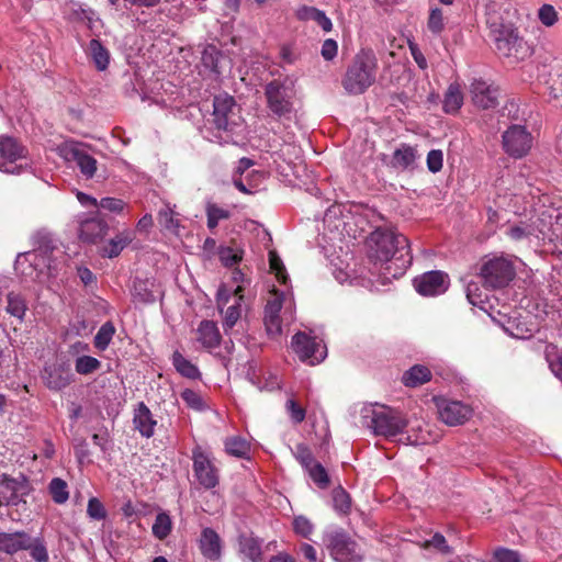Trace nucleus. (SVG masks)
Returning a JSON list of instances; mask_svg holds the SVG:
<instances>
[{"label":"nucleus","mask_w":562,"mask_h":562,"mask_svg":"<svg viewBox=\"0 0 562 562\" xmlns=\"http://www.w3.org/2000/svg\"><path fill=\"white\" fill-rule=\"evenodd\" d=\"M494 325H497L504 333L510 337L525 339L532 335V330L525 323L518 321L515 316H507L498 312V317L494 316Z\"/></svg>","instance_id":"obj_24"},{"label":"nucleus","mask_w":562,"mask_h":562,"mask_svg":"<svg viewBox=\"0 0 562 562\" xmlns=\"http://www.w3.org/2000/svg\"><path fill=\"white\" fill-rule=\"evenodd\" d=\"M172 529V521L170 516L162 512L157 514L155 521L151 527L153 535L159 539L164 540L166 539Z\"/></svg>","instance_id":"obj_42"},{"label":"nucleus","mask_w":562,"mask_h":562,"mask_svg":"<svg viewBox=\"0 0 562 562\" xmlns=\"http://www.w3.org/2000/svg\"><path fill=\"white\" fill-rule=\"evenodd\" d=\"M239 553L243 562H261V546L252 537L241 536L239 538Z\"/></svg>","instance_id":"obj_31"},{"label":"nucleus","mask_w":562,"mask_h":562,"mask_svg":"<svg viewBox=\"0 0 562 562\" xmlns=\"http://www.w3.org/2000/svg\"><path fill=\"white\" fill-rule=\"evenodd\" d=\"M291 348L302 362L310 366L319 364L327 357L324 339L314 330L296 333L292 337Z\"/></svg>","instance_id":"obj_8"},{"label":"nucleus","mask_w":562,"mask_h":562,"mask_svg":"<svg viewBox=\"0 0 562 562\" xmlns=\"http://www.w3.org/2000/svg\"><path fill=\"white\" fill-rule=\"evenodd\" d=\"M199 549L202 555L210 561H218L222 558V540L212 528H204L199 539Z\"/></svg>","instance_id":"obj_22"},{"label":"nucleus","mask_w":562,"mask_h":562,"mask_svg":"<svg viewBox=\"0 0 562 562\" xmlns=\"http://www.w3.org/2000/svg\"><path fill=\"white\" fill-rule=\"evenodd\" d=\"M548 232L549 225L543 220L537 218L530 223L521 222L512 226L506 231V234L514 240H522L529 237L544 238Z\"/></svg>","instance_id":"obj_20"},{"label":"nucleus","mask_w":562,"mask_h":562,"mask_svg":"<svg viewBox=\"0 0 562 562\" xmlns=\"http://www.w3.org/2000/svg\"><path fill=\"white\" fill-rule=\"evenodd\" d=\"M108 224L99 218H89L81 223L79 236L88 243H95L108 233Z\"/></svg>","instance_id":"obj_29"},{"label":"nucleus","mask_w":562,"mask_h":562,"mask_svg":"<svg viewBox=\"0 0 562 562\" xmlns=\"http://www.w3.org/2000/svg\"><path fill=\"white\" fill-rule=\"evenodd\" d=\"M415 291L424 297H436L448 291L449 283H413Z\"/></svg>","instance_id":"obj_45"},{"label":"nucleus","mask_w":562,"mask_h":562,"mask_svg":"<svg viewBox=\"0 0 562 562\" xmlns=\"http://www.w3.org/2000/svg\"><path fill=\"white\" fill-rule=\"evenodd\" d=\"M157 221L165 232L172 235H179L181 227L180 214L175 211V206L166 203L165 206L159 210Z\"/></svg>","instance_id":"obj_30"},{"label":"nucleus","mask_w":562,"mask_h":562,"mask_svg":"<svg viewBox=\"0 0 562 562\" xmlns=\"http://www.w3.org/2000/svg\"><path fill=\"white\" fill-rule=\"evenodd\" d=\"M134 427L145 438H150L155 434L157 420L154 418L150 409L143 403H138L133 417Z\"/></svg>","instance_id":"obj_25"},{"label":"nucleus","mask_w":562,"mask_h":562,"mask_svg":"<svg viewBox=\"0 0 562 562\" xmlns=\"http://www.w3.org/2000/svg\"><path fill=\"white\" fill-rule=\"evenodd\" d=\"M360 417L366 428L384 438H393L408 426V419L401 411L380 403L364 405Z\"/></svg>","instance_id":"obj_3"},{"label":"nucleus","mask_w":562,"mask_h":562,"mask_svg":"<svg viewBox=\"0 0 562 562\" xmlns=\"http://www.w3.org/2000/svg\"><path fill=\"white\" fill-rule=\"evenodd\" d=\"M443 162V154L440 149H431L427 155V168L430 172L436 173L441 170Z\"/></svg>","instance_id":"obj_60"},{"label":"nucleus","mask_w":562,"mask_h":562,"mask_svg":"<svg viewBox=\"0 0 562 562\" xmlns=\"http://www.w3.org/2000/svg\"><path fill=\"white\" fill-rule=\"evenodd\" d=\"M376 71L378 58L374 52L363 48L347 67L341 85L349 94H362L375 82Z\"/></svg>","instance_id":"obj_5"},{"label":"nucleus","mask_w":562,"mask_h":562,"mask_svg":"<svg viewBox=\"0 0 562 562\" xmlns=\"http://www.w3.org/2000/svg\"><path fill=\"white\" fill-rule=\"evenodd\" d=\"M532 136L521 125H513L503 134V148L513 158L526 156L532 147Z\"/></svg>","instance_id":"obj_15"},{"label":"nucleus","mask_w":562,"mask_h":562,"mask_svg":"<svg viewBox=\"0 0 562 562\" xmlns=\"http://www.w3.org/2000/svg\"><path fill=\"white\" fill-rule=\"evenodd\" d=\"M295 458L301 463V465L306 470L317 461H315L312 452L305 446L299 445L296 447Z\"/></svg>","instance_id":"obj_62"},{"label":"nucleus","mask_w":562,"mask_h":562,"mask_svg":"<svg viewBox=\"0 0 562 562\" xmlns=\"http://www.w3.org/2000/svg\"><path fill=\"white\" fill-rule=\"evenodd\" d=\"M57 154L65 161H75L80 172L91 179L97 171V160L89 155L85 144L75 140H65L56 148Z\"/></svg>","instance_id":"obj_12"},{"label":"nucleus","mask_w":562,"mask_h":562,"mask_svg":"<svg viewBox=\"0 0 562 562\" xmlns=\"http://www.w3.org/2000/svg\"><path fill=\"white\" fill-rule=\"evenodd\" d=\"M241 117L233 97L227 93L216 95L213 101L212 123L223 132H233L239 126Z\"/></svg>","instance_id":"obj_11"},{"label":"nucleus","mask_w":562,"mask_h":562,"mask_svg":"<svg viewBox=\"0 0 562 562\" xmlns=\"http://www.w3.org/2000/svg\"><path fill=\"white\" fill-rule=\"evenodd\" d=\"M310 477L319 488H326L329 485V476L327 474L326 469L319 463L316 462L306 469Z\"/></svg>","instance_id":"obj_49"},{"label":"nucleus","mask_w":562,"mask_h":562,"mask_svg":"<svg viewBox=\"0 0 562 562\" xmlns=\"http://www.w3.org/2000/svg\"><path fill=\"white\" fill-rule=\"evenodd\" d=\"M34 248L19 254L14 271L25 281H48L63 276L67 261L64 248L49 234L37 233L33 237Z\"/></svg>","instance_id":"obj_1"},{"label":"nucleus","mask_w":562,"mask_h":562,"mask_svg":"<svg viewBox=\"0 0 562 562\" xmlns=\"http://www.w3.org/2000/svg\"><path fill=\"white\" fill-rule=\"evenodd\" d=\"M7 311L12 316L18 317L19 319H23L25 311H26V305H25L24 300L20 295L10 293L8 295Z\"/></svg>","instance_id":"obj_53"},{"label":"nucleus","mask_w":562,"mask_h":562,"mask_svg":"<svg viewBox=\"0 0 562 562\" xmlns=\"http://www.w3.org/2000/svg\"><path fill=\"white\" fill-rule=\"evenodd\" d=\"M494 41L499 56L509 64L525 60L532 54L531 46L519 35L518 30L512 25L502 26L497 31Z\"/></svg>","instance_id":"obj_7"},{"label":"nucleus","mask_w":562,"mask_h":562,"mask_svg":"<svg viewBox=\"0 0 562 562\" xmlns=\"http://www.w3.org/2000/svg\"><path fill=\"white\" fill-rule=\"evenodd\" d=\"M323 542L335 562H362L361 548L342 530L326 531Z\"/></svg>","instance_id":"obj_9"},{"label":"nucleus","mask_w":562,"mask_h":562,"mask_svg":"<svg viewBox=\"0 0 562 562\" xmlns=\"http://www.w3.org/2000/svg\"><path fill=\"white\" fill-rule=\"evenodd\" d=\"M269 269L277 281H289L288 270L276 250L269 251Z\"/></svg>","instance_id":"obj_46"},{"label":"nucleus","mask_w":562,"mask_h":562,"mask_svg":"<svg viewBox=\"0 0 562 562\" xmlns=\"http://www.w3.org/2000/svg\"><path fill=\"white\" fill-rule=\"evenodd\" d=\"M136 234L133 229L125 228L119 232L113 238L109 239L100 248V254L104 258H115L135 239Z\"/></svg>","instance_id":"obj_23"},{"label":"nucleus","mask_w":562,"mask_h":562,"mask_svg":"<svg viewBox=\"0 0 562 562\" xmlns=\"http://www.w3.org/2000/svg\"><path fill=\"white\" fill-rule=\"evenodd\" d=\"M218 257L223 266L234 268L243 259V250L237 247L225 246L218 250Z\"/></svg>","instance_id":"obj_43"},{"label":"nucleus","mask_w":562,"mask_h":562,"mask_svg":"<svg viewBox=\"0 0 562 562\" xmlns=\"http://www.w3.org/2000/svg\"><path fill=\"white\" fill-rule=\"evenodd\" d=\"M520 554L516 550L507 549V548H496L494 549V562H520Z\"/></svg>","instance_id":"obj_58"},{"label":"nucleus","mask_w":562,"mask_h":562,"mask_svg":"<svg viewBox=\"0 0 562 562\" xmlns=\"http://www.w3.org/2000/svg\"><path fill=\"white\" fill-rule=\"evenodd\" d=\"M471 94L473 103L481 109H488L492 104V94L490 85L482 79H474L471 83Z\"/></svg>","instance_id":"obj_32"},{"label":"nucleus","mask_w":562,"mask_h":562,"mask_svg":"<svg viewBox=\"0 0 562 562\" xmlns=\"http://www.w3.org/2000/svg\"><path fill=\"white\" fill-rule=\"evenodd\" d=\"M295 302L289 283H271L268 290L267 304L265 307L263 323L269 336H279L282 330L283 319H294Z\"/></svg>","instance_id":"obj_4"},{"label":"nucleus","mask_w":562,"mask_h":562,"mask_svg":"<svg viewBox=\"0 0 562 562\" xmlns=\"http://www.w3.org/2000/svg\"><path fill=\"white\" fill-rule=\"evenodd\" d=\"M218 55L214 47L206 48L202 55L203 64L217 75L221 74L218 69Z\"/></svg>","instance_id":"obj_61"},{"label":"nucleus","mask_w":562,"mask_h":562,"mask_svg":"<svg viewBox=\"0 0 562 562\" xmlns=\"http://www.w3.org/2000/svg\"><path fill=\"white\" fill-rule=\"evenodd\" d=\"M61 11L64 18L69 22L83 24L90 30H93L95 24L100 22L91 8L75 0L65 1Z\"/></svg>","instance_id":"obj_18"},{"label":"nucleus","mask_w":562,"mask_h":562,"mask_svg":"<svg viewBox=\"0 0 562 562\" xmlns=\"http://www.w3.org/2000/svg\"><path fill=\"white\" fill-rule=\"evenodd\" d=\"M98 206L109 212L121 213L124 210L125 203L121 199L103 198L98 203Z\"/></svg>","instance_id":"obj_63"},{"label":"nucleus","mask_w":562,"mask_h":562,"mask_svg":"<svg viewBox=\"0 0 562 562\" xmlns=\"http://www.w3.org/2000/svg\"><path fill=\"white\" fill-rule=\"evenodd\" d=\"M193 473L204 488H214L220 481L218 469L215 467L210 454L202 450L201 447H195L192 451Z\"/></svg>","instance_id":"obj_14"},{"label":"nucleus","mask_w":562,"mask_h":562,"mask_svg":"<svg viewBox=\"0 0 562 562\" xmlns=\"http://www.w3.org/2000/svg\"><path fill=\"white\" fill-rule=\"evenodd\" d=\"M463 104V93L458 82H451L445 93L443 111L449 114L457 113Z\"/></svg>","instance_id":"obj_35"},{"label":"nucleus","mask_w":562,"mask_h":562,"mask_svg":"<svg viewBox=\"0 0 562 562\" xmlns=\"http://www.w3.org/2000/svg\"><path fill=\"white\" fill-rule=\"evenodd\" d=\"M333 503L335 510L339 514H347L351 505L348 493L341 487L333 491Z\"/></svg>","instance_id":"obj_52"},{"label":"nucleus","mask_w":562,"mask_h":562,"mask_svg":"<svg viewBox=\"0 0 562 562\" xmlns=\"http://www.w3.org/2000/svg\"><path fill=\"white\" fill-rule=\"evenodd\" d=\"M285 412L294 424H301L306 416V411L301 406L293 396L285 402Z\"/></svg>","instance_id":"obj_51"},{"label":"nucleus","mask_w":562,"mask_h":562,"mask_svg":"<svg viewBox=\"0 0 562 562\" xmlns=\"http://www.w3.org/2000/svg\"><path fill=\"white\" fill-rule=\"evenodd\" d=\"M431 379L430 370L423 364H415L406 370L402 376V382L408 387L419 386Z\"/></svg>","instance_id":"obj_33"},{"label":"nucleus","mask_w":562,"mask_h":562,"mask_svg":"<svg viewBox=\"0 0 562 562\" xmlns=\"http://www.w3.org/2000/svg\"><path fill=\"white\" fill-rule=\"evenodd\" d=\"M25 158V149L12 137H0V171L20 173L22 164L18 161Z\"/></svg>","instance_id":"obj_16"},{"label":"nucleus","mask_w":562,"mask_h":562,"mask_svg":"<svg viewBox=\"0 0 562 562\" xmlns=\"http://www.w3.org/2000/svg\"><path fill=\"white\" fill-rule=\"evenodd\" d=\"M47 490L55 504L63 505L69 499L68 484L60 477L52 479Z\"/></svg>","instance_id":"obj_40"},{"label":"nucleus","mask_w":562,"mask_h":562,"mask_svg":"<svg viewBox=\"0 0 562 562\" xmlns=\"http://www.w3.org/2000/svg\"><path fill=\"white\" fill-rule=\"evenodd\" d=\"M27 494L29 483L25 477L0 476V507L18 506L21 503H25L24 496Z\"/></svg>","instance_id":"obj_17"},{"label":"nucleus","mask_w":562,"mask_h":562,"mask_svg":"<svg viewBox=\"0 0 562 562\" xmlns=\"http://www.w3.org/2000/svg\"><path fill=\"white\" fill-rule=\"evenodd\" d=\"M114 334V325L111 322L104 323L94 336V347L101 351L105 350L109 347Z\"/></svg>","instance_id":"obj_44"},{"label":"nucleus","mask_w":562,"mask_h":562,"mask_svg":"<svg viewBox=\"0 0 562 562\" xmlns=\"http://www.w3.org/2000/svg\"><path fill=\"white\" fill-rule=\"evenodd\" d=\"M42 379L49 390L60 391L71 383L72 374L64 364L52 363L45 366Z\"/></svg>","instance_id":"obj_19"},{"label":"nucleus","mask_w":562,"mask_h":562,"mask_svg":"<svg viewBox=\"0 0 562 562\" xmlns=\"http://www.w3.org/2000/svg\"><path fill=\"white\" fill-rule=\"evenodd\" d=\"M293 528L297 535L304 538H308L314 531V526L311 520L302 515L294 517Z\"/></svg>","instance_id":"obj_56"},{"label":"nucleus","mask_w":562,"mask_h":562,"mask_svg":"<svg viewBox=\"0 0 562 562\" xmlns=\"http://www.w3.org/2000/svg\"><path fill=\"white\" fill-rule=\"evenodd\" d=\"M89 55L98 70L103 71L110 63V54L99 40H91L88 46Z\"/></svg>","instance_id":"obj_37"},{"label":"nucleus","mask_w":562,"mask_h":562,"mask_svg":"<svg viewBox=\"0 0 562 562\" xmlns=\"http://www.w3.org/2000/svg\"><path fill=\"white\" fill-rule=\"evenodd\" d=\"M557 347L549 345L546 347V359L551 371L562 381V353L558 355Z\"/></svg>","instance_id":"obj_50"},{"label":"nucleus","mask_w":562,"mask_h":562,"mask_svg":"<svg viewBox=\"0 0 562 562\" xmlns=\"http://www.w3.org/2000/svg\"><path fill=\"white\" fill-rule=\"evenodd\" d=\"M172 364L177 372L187 379L196 380L201 378V372L198 367L184 358L179 351L173 352Z\"/></svg>","instance_id":"obj_36"},{"label":"nucleus","mask_w":562,"mask_h":562,"mask_svg":"<svg viewBox=\"0 0 562 562\" xmlns=\"http://www.w3.org/2000/svg\"><path fill=\"white\" fill-rule=\"evenodd\" d=\"M206 226L210 231H214L218 223L231 217V212L221 207L211 201L205 204Z\"/></svg>","instance_id":"obj_38"},{"label":"nucleus","mask_w":562,"mask_h":562,"mask_svg":"<svg viewBox=\"0 0 562 562\" xmlns=\"http://www.w3.org/2000/svg\"><path fill=\"white\" fill-rule=\"evenodd\" d=\"M30 543V535L24 531L0 532V552L14 554L25 550Z\"/></svg>","instance_id":"obj_26"},{"label":"nucleus","mask_w":562,"mask_h":562,"mask_svg":"<svg viewBox=\"0 0 562 562\" xmlns=\"http://www.w3.org/2000/svg\"><path fill=\"white\" fill-rule=\"evenodd\" d=\"M101 367V362L90 356H80L75 361V370L77 373L86 375L97 371Z\"/></svg>","instance_id":"obj_48"},{"label":"nucleus","mask_w":562,"mask_h":562,"mask_svg":"<svg viewBox=\"0 0 562 562\" xmlns=\"http://www.w3.org/2000/svg\"><path fill=\"white\" fill-rule=\"evenodd\" d=\"M434 402L438 411L439 419L448 426L464 424L470 419L473 413L472 407L462 401L435 396Z\"/></svg>","instance_id":"obj_13"},{"label":"nucleus","mask_w":562,"mask_h":562,"mask_svg":"<svg viewBox=\"0 0 562 562\" xmlns=\"http://www.w3.org/2000/svg\"><path fill=\"white\" fill-rule=\"evenodd\" d=\"M427 27L435 35L440 34L445 30V19L441 9L434 8L430 10Z\"/></svg>","instance_id":"obj_54"},{"label":"nucleus","mask_w":562,"mask_h":562,"mask_svg":"<svg viewBox=\"0 0 562 562\" xmlns=\"http://www.w3.org/2000/svg\"><path fill=\"white\" fill-rule=\"evenodd\" d=\"M521 265L522 263L518 258H494L495 281H513L516 278V270Z\"/></svg>","instance_id":"obj_28"},{"label":"nucleus","mask_w":562,"mask_h":562,"mask_svg":"<svg viewBox=\"0 0 562 562\" xmlns=\"http://www.w3.org/2000/svg\"><path fill=\"white\" fill-rule=\"evenodd\" d=\"M87 515L93 520H103L106 518L108 513L99 498L91 497L88 501Z\"/></svg>","instance_id":"obj_55"},{"label":"nucleus","mask_w":562,"mask_h":562,"mask_svg":"<svg viewBox=\"0 0 562 562\" xmlns=\"http://www.w3.org/2000/svg\"><path fill=\"white\" fill-rule=\"evenodd\" d=\"M180 396L189 407L195 411L203 409L204 403L201 395L198 392L191 389H186L181 392Z\"/></svg>","instance_id":"obj_57"},{"label":"nucleus","mask_w":562,"mask_h":562,"mask_svg":"<svg viewBox=\"0 0 562 562\" xmlns=\"http://www.w3.org/2000/svg\"><path fill=\"white\" fill-rule=\"evenodd\" d=\"M338 52V45L335 40L327 38L322 45L321 54L325 60H333Z\"/></svg>","instance_id":"obj_64"},{"label":"nucleus","mask_w":562,"mask_h":562,"mask_svg":"<svg viewBox=\"0 0 562 562\" xmlns=\"http://www.w3.org/2000/svg\"><path fill=\"white\" fill-rule=\"evenodd\" d=\"M25 550L30 551V555L35 562H48V551L47 548L41 538H31L30 537V543L26 547Z\"/></svg>","instance_id":"obj_47"},{"label":"nucleus","mask_w":562,"mask_h":562,"mask_svg":"<svg viewBox=\"0 0 562 562\" xmlns=\"http://www.w3.org/2000/svg\"><path fill=\"white\" fill-rule=\"evenodd\" d=\"M149 283H134L133 288L131 289V294L134 299V301L139 303H151L154 302L158 295V290H151L148 288ZM151 286L155 285V283H150Z\"/></svg>","instance_id":"obj_41"},{"label":"nucleus","mask_w":562,"mask_h":562,"mask_svg":"<svg viewBox=\"0 0 562 562\" xmlns=\"http://www.w3.org/2000/svg\"><path fill=\"white\" fill-rule=\"evenodd\" d=\"M366 247L369 260L384 269L382 281L402 278L412 262L408 239L393 228H375Z\"/></svg>","instance_id":"obj_2"},{"label":"nucleus","mask_w":562,"mask_h":562,"mask_svg":"<svg viewBox=\"0 0 562 562\" xmlns=\"http://www.w3.org/2000/svg\"><path fill=\"white\" fill-rule=\"evenodd\" d=\"M198 341L207 350L217 348L221 344V334L212 321H202L196 329Z\"/></svg>","instance_id":"obj_27"},{"label":"nucleus","mask_w":562,"mask_h":562,"mask_svg":"<svg viewBox=\"0 0 562 562\" xmlns=\"http://www.w3.org/2000/svg\"><path fill=\"white\" fill-rule=\"evenodd\" d=\"M267 108L278 117H289L294 109V81L286 78L274 79L265 86Z\"/></svg>","instance_id":"obj_6"},{"label":"nucleus","mask_w":562,"mask_h":562,"mask_svg":"<svg viewBox=\"0 0 562 562\" xmlns=\"http://www.w3.org/2000/svg\"><path fill=\"white\" fill-rule=\"evenodd\" d=\"M225 451L233 457L246 458L250 451V443L240 436H232L225 440Z\"/></svg>","instance_id":"obj_39"},{"label":"nucleus","mask_w":562,"mask_h":562,"mask_svg":"<svg viewBox=\"0 0 562 562\" xmlns=\"http://www.w3.org/2000/svg\"><path fill=\"white\" fill-rule=\"evenodd\" d=\"M491 286L492 283H468L467 286L469 303L488 316L492 315Z\"/></svg>","instance_id":"obj_21"},{"label":"nucleus","mask_w":562,"mask_h":562,"mask_svg":"<svg viewBox=\"0 0 562 562\" xmlns=\"http://www.w3.org/2000/svg\"><path fill=\"white\" fill-rule=\"evenodd\" d=\"M416 149L407 144H401L393 153L391 166L396 169H407L416 160Z\"/></svg>","instance_id":"obj_34"},{"label":"nucleus","mask_w":562,"mask_h":562,"mask_svg":"<svg viewBox=\"0 0 562 562\" xmlns=\"http://www.w3.org/2000/svg\"><path fill=\"white\" fill-rule=\"evenodd\" d=\"M540 22L546 26H552L558 21V13L551 4H543L538 11Z\"/></svg>","instance_id":"obj_59"},{"label":"nucleus","mask_w":562,"mask_h":562,"mask_svg":"<svg viewBox=\"0 0 562 562\" xmlns=\"http://www.w3.org/2000/svg\"><path fill=\"white\" fill-rule=\"evenodd\" d=\"M235 283H222L216 292L217 307L224 313L223 327L227 333L240 317V302L243 301L241 286Z\"/></svg>","instance_id":"obj_10"}]
</instances>
